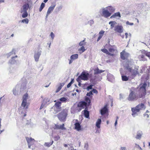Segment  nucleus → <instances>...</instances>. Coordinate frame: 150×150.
I'll return each mask as SVG.
<instances>
[{
  "instance_id": "12",
  "label": "nucleus",
  "mask_w": 150,
  "mask_h": 150,
  "mask_svg": "<svg viewBox=\"0 0 150 150\" xmlns=\"http://www.w3.org/2000/svg\"><path fill=\"white\" fill-rule=\"evenodd\" d=\"M114 30L119 33H122L123 32V27L121 25H117L115 27Z\"/></svg>"
},
{
  "instance_id": "31",
  "label": "nucleus",
  "mask_w": 150,
  "mask_h": 150,
  "mask_svg": "<svg viewBox=\"0 0 150 150\" xmlns=\"http://www.w3.org/2000/svg\"><path fill=\"white\" fill-rule=\"evenodd\" d=\"M78 54H75L72 55L70 57V59L73 60H74L78 58Z\"/></svg>"
},
{
  "instance_id": "22",
  "label": "nucleus",
  "mask_w": 150,
  "mask_h": 150,
  "mask_svg": "<svg viewBox=\"0 0 150 150\" xmlns=\"http://www.w3.org/2000/svg\"><path fill=\"white\" fill-rule=\"evenodd\" d=\"M75 128L79 131L81 130V126L79 122L76 123L75 124Z\"/></svg>"
},
{
  "instance_id": "1",
  "label": "nucleus",
  "mask_w": 150,
  "mask_h": 150,
  "mask_svg": "<svg viewBox=\"0 0 150 150\" xmlns=\"http://www.w3.org/2000/svg\"><path fill=\"white\" fill-rule=\"evenodd\" d=\"M68 110L67 109H64L62 110L57 115V117L62 122H64L68 115Z\"/></svg>"
},
{
  "instance_id": "54",
  "label": "nucleus",
  "mask_w": 150,
  "mask_h": 150,
  "mask_svg": "<svg viewBox=\"0 0 150 150\" xmlns=\"http://www.w3.org/2000/svg\"><path fill=\"white\" fill-rule=\"evenodd\" d=\"M126 24L127 25H133V23H130L129 21H127L126 22Z\"/></svg>"
},
{
  "instance_id": "14",
  "label": "nucleus",
  "mask_w": 150,
  "mask_h": 150,
  "mask_svg": "<svg viewBox=\"0 0 150 150\" xmlns=\"http://www.w3.org/2000/svg\"><path fill=\"white\" fill-rule=\"evenodd\" d=\"M25 138L28 144H34V142H35L34 139L31 138L26 137Z\"/></svg>"
},
{
  "instance_id": "42",
  "label": "nucleus",
  "mask_w": 150,
  "mask_h": 150,
  "mask_svg": "<svg viewBox=\"0 0 150 150\" xmlns=\"http://www.w3.org/2000/svg\"><path fill=\"white\" fill-rule=\"evenodd\" d=\"M22 23H25L26 24H28L29 22L28 19L27 18H25V19H23L21 21Z\"/></svg>"
},
{
  "instance_id": "48",
  "label": "nucleus",
  "mask_w": 150,
  "mask_h": 150,
  "mask_svg": "<svg viewBox=\"0 0 150 150\" xmlns=\"http://www.w3.org/2000/svg\"><path fill=\"white\" fill-rule=\"evenodd\" d=\"M93 94L92 91H91L89 92L88 93L86 94V96H90L91 95H92Z\"/></svg>"
},
{
  "instance_id": "53",
  "label": "nucleus",
  "mask_w": 150,
  "mask_h": 150,
  "mask_svg": "<svg viewBox=\"0 0 150 150\" xmlns=\"http://www.w3.org/2000/svg\"><path fill=\"white\" fill-rule=\"evenodd\" d=\"M50 36L52 38V39H54V35L53 34V32H51L50 34Z\"/></svg>"
},
{
  "instance_id": "47",
  "label": "nucleus",
  "mask_w": 150,
  "mask_h": 150,
  "mask_svg": "<svg viewBox=\"0 0 150 150\" xmlns=\"http://www.w3.org/2000/svg\"><path fill=\"white\" fill-rule=\"evenodd\" d=\"M93 85H90L89 86H88L87 87V90L88 91H89L90 89H91L92 88V86Z\"/></svg>"
},
{
  "instance_id": "36",
  "label": "nucleus",
  "mask_w": 150,
  "mask_h": 150,
  "mask_svg": "<svg viewBox=\"0 0 150 150\" xmlns=\"http://www.w3.org/2000/svg\"><path fill=\"white\" fill-rule=\"evenodd\" d=\"M108 9L110 11V12L111 13L115 11V9L112 7L111 6H109L108 8Z\"/></svg>"
},
{
  "instance_id": "51",
  "label": "nucleus",
  "mask_w": 150,
  "mask_h": 150,
  "mask_svg": "<svg viewBox=\"0 0 150 150\" xmlns=\"http://www.w3.org/2000/svg\"><path fill=\"white\" fill-rule=\"evenodd\" d=\"M144 116L146 118H148L149 117V115L146 113H145L144 114Z\"/></svg>"
},
{
  "instance_id": "49",
  "label": "nucleus",
  "mask_w": 150,
  "mask_h": 150,
  "mask_svg": "<svg viewBox=\"0 0 150 150\" xmlns=\"http://www.w3.org/2000/svg\"><path fill=\"white\" fill-rule=\"evenodd\" d=\"M93 93H95L96 94H97L98 93V91L95 89H93L92 91Z\"/></svg>"
},
{
  "instance_id": "62",
  "label": "nucleus",
  "mask_w": 150,
  "mask_h": 150,
  "mask_svg": "<svg viewBox=\"0 0 150 150\" xmlns=\"http://www.w3.org/2000/svg\"><path fill=\"white\" fill-rule=\"evenodd\" d=\"M141 57L143 59L144 57V55H141Z\"/></svg>"
},
{
  "instance_id": "3",
  "label": "nucleus",
  "mask_w": 150,
  "mask_h": 150,
  "mask_svg": "<svg viewBox=\"0 0 150 150\" xmlns=\"http://www.w3.org/2000/svg\"><path fill=\"white\" fill-rule=\"evenodd\" d=\"M147 84L146 83H143L140 88V93L139 94L140 98L145 97L146 94V88Z\"/></svg>"
},
{
  "instance_id": "16",
  "label": "nucleus",
  "mask_w": 150,
  "mask_h": 150,
  "mask_svg": "<svg viewBox=\"0 0 150 150\" xmlns=\"http://www.w3.org/2000/svg\"><path fill=\"white\" fill-rule=\"evenodd\" d=\"M55 6V5H54L53 6H50L47 12V14L46 16V17H47L48 16V15H49L51 13V12L53 11Z\"/></svg>"
},
{
  "instance_id": "30",
  "label": "nucleus",
  "mask_w": 150,
  "mask_h": 150,
  "mask_svg": "<svg viewBox=\"0 0 150 150\" xmlns=\"http://www.w3.org/2000/svg\"><path fill=\"white\" fill-rule=\"evenodd\" d=\"M101 119H98L96 122V125L98 128H100V124H101Z\"/></svg>"
},
{
  "instance_id": "5",
  "label": "nucleus",
  "mask_w": 150,
  "mask_h": 150,
  "mask_svg": "<svg viewBox=\"0 0 150 150\" xmlns=\"http://www.w3.org/2000/svg\"><path fill=\"white\" fill-rule=\"evenodd\" d=\"M89 75V74L88 73L83 71L81 74L78 77L77 80L79 81L80 79L84 81L87 80Z\"/></svg>"
},
{
  "instance_id": "13",
  "label": "nucleus",
  "mask_w": 150,
  "mask_h": 150,
  "mask_svg": "<svg viewBox=\"0 0 150 150\" xmlns=\"http://www.w3.org/2000/svg\"><path fill=\"white\" fill-rule=\"evenodd\" d=\"M131 110L132 112V116H134L140 111L139 108L138 107H137V105L135 107L132 108Z\"/></svg>"
},
{
  "instance_id": "45",
  "label": "nucleus",
  "mask_w": 150,
  "mask_h": 150,
  "mask_svg": "<svg viewBox=\"0 0 150 150\" xmlns=\"http://www.w3.org/2000/svg\"><path fill=\"white\" fill-rule=\"evenodd\" d=\"M16 54L15 50H13L10 53V55H11L12 54H14L15 55Z\"/></svg>"
},
{
  "instance_id": "57",
  "label": "nucleus",
  "mask_w": 150,
  "mask_h": 150,
  "mask_svg": "<svg viewBox=\"0 0 150 150\" xmlns=\"http://www.w3.org/2000/svg\"><path fill=\"white\" fill-rule=\"evenodd\" d=\"M73 60V59H69V64H71Z\"/></svg>"
},
{
  "instance_id": "61",
  "label": "nucleus",
  "mask_w": 150,
  "mask_h": 150,
  "mask_svg": "<svg viewBox=\"0 0 150 150\" xmlns=\"http://www.w3.org/2000/svg\"><path fill=\"white\" fill-rule=\"evenodd\" d=\"M121 150H126L125 147H121Z\"/></svg>"
},
{
  "instance_id": "33",
  "label": "nucleus",
  "mask_w": 150,
  "mask_h": 150,
  "mask_svg": "<svg viewBox=\"0 0 150 150\" xmlns=\"http://www.w3.org/2000/svg\"><path fill=\"white\" fill-rule=\"evenodd\" d=\"M17 56L16 55L15 57H12L11 58V59L9 61V62L11 64H13L16 62V60L14 59L15 58H16L17 57Z\"/></svg>"
},
{
  "instance_id": "59",
  "label": "nucleus",
  "mask_w": 150,
  "mask_h": 150,
  "mask_svg": "<svg viewBox=\"0 0 150 150\" xmlns=\"http://www.w3.org/2000/svg\"><path fill=\"white\" fill-rule=\"evenodd\" d=\"M117 118H118V117H117ZM117 119L115 121V126H116V125L117 124Z\"/></svg>"
},
{
  "instance_id": "21",
  "label": "nucleus",
  "mask_w": 150,
  "mask_h": 150,
  "mask_svg": "<svg viewBox=\"0 0 150 150\" xmlns=\"http://www.w3.org/2000/svg\"><path fill=\"white\" fill-rule=\"evenodd\" d=\"M41 55V52H38L35 53L34 55V58L36 61L38 62V61L40 56Z\"/></svg>"
},
{
  "instance_id": "8",
  "label": "nucleus",
  "mask_w": 150,
  "mask_h": 150,
  "mask_svg": "<svg viewBox=\"0 0 150 150\" xmlns=\"http://www.w3.org/2000/svg\"><path fill=\"white\" fill-rule=\"evenodd\" d=\"M100 113L102 115L107 114L108 115V108L107 105H105L100 110Z\"/></svg>"
},
{
  "instance_id": "32",
  "label": "nucleus",
  "mask_w": 150,
  "mask_h": 150,
  "mask_svg": "<svg viewBox=\"0 0 150 150\" xmlns=\"http://www.w3.org/2000/svg\"><path fill=\"white\" fill-rule=\"evenodd\" d=\"M27 101L23 100V102L22 103L21 106L23 107L24 108H25V109H27L28 106H26Z\"/></svg>"
},
{
  "instance_id": "44",
  "label": "nucleus",
  "mask_w": 150,
  "mask_h": 150,
  "mask_svg": "<svg viewBox=\"0 0 150 150\" xmlns=\"http://www.w3.org/2000/svg\"><path fill=\"white\" fill-rule=\"evenodd\" d=\"M142 135L140 133H138L137 134V136L136 137V138L137 139H140L141 138Z\"/></svg>"
},
{
  "instance_id": "41",
  "label": "nucleus",
  "mask_w": 150,
  "mask_h": 150,
  "mask_svg": "<svg viewBox=\"0 0 150 150\" xmlns=\"http://www.w3.org/2000/svg\"><path fill=\"white\" fill-rule=\"evenodd\" d=\"M78 50L79 51H81L82 52H83L85 51V49L84 47L83 46H82L81 47V48L79 49Z\"/></svg>"
},
{
  "instance_id": "29",
  "label": "nucleus",
  "mask_w": 150,
  "mask_h": 150,
  "mask_svg": "<svg viewBox=\"0 0 150 150\" xmlns=\"http://www.w3.org/2000/svg\"><path fill=\"white\" fill-rule=\"evenodd\" d=\"M116 23H117L115 21H110L109 24L110 25V28L112 29Z\"/></svg>"
},
{
  "instance_id": "63",
  "label": "nucleus",
  "mask_w": 150,
  "mask_h": 150,
  "mask_svg": "<svg viewBox=\"0 0 150 150\" xmlns=\"http://www.w3.org/2000/svg\"><path fill=\"white\" fill-rule=\"evenodd\" d=\"M31 145H32V144H28V147H29V148H30V147H31Z\"/></svg>"
},
{
  "instance_id": "34",
  "label": "nucleus",
  "mask_w": 150,
  "mask_h": 150,
  "mask_svg": "<svg viewBox=\"0 0 150 150\" xmlns=\"http://www.w3.org/2000/svg\"><path fill=\"white\" fill-rule=\"evenodd\" d=\"M54 141L52 140L51 142H45V143L44 145L47 147H49L51 145H52Z\"/></svg>"
},
{
  "instance_id": "27",
  "label": "nucleus",
  "mask_w": 150,
  "mask_h": 150,
  "mask_svg": "<svg viewBox=\"0 0 150 150\" xmlns=\"http://www.w3.org/2000/svg\"><path fill=\"white\" fill-rule=\"evenodd\" d=\"M64 85V83H60L59 86H58L56 91V92L57 93L61 89L62 87Z\"/></svg>"
},
{
  "instance_id": "58",
  "label": "nucleus",
  "mask_w": 150,
  "mask_h": 150,
  "mask_svg": "<svg viewBox=\"0 0 150 150\" xmlns=\"http://www.w3.org/2000/svg\"><path fill=\"white\" fill-rule=\"evenodd\" d=\"M128 70L130 72H131L132 70V69L131 68H127Z\"/></svg>"
},
{
  "instance_id": "43",
  "label": "nucleus",
  "mask_w": 150,
  "mask_h": 150,
  "mask_svg": "<svg viewBox=\"0 0 150 150\" xmlns=\"http://www.w3.org/2000/svg\"><path fill=\"white\" fill-rule=\"evenodd\" d=\"M60 138V137L59 135H57L55 136L54 137V140L55 141H57Z\"/></svg>"
},
{
  "instance_id": "15",
  "label": "nucleus",
  "mask_w": 150,
  "mask_h": 150,
  "mask_svg": "<svg viewBox=\"0 0 150 150\" xmlns=\"http://www.w3.org/2000/svg\"><path fill=\"white\" fill-rule=\"evenodd\" d=\"M94 74L95 75L100 74L104 72L105 71L104 70H100L98 67L94 69Z\"/></svg>"
},
{
  "instance_id": "6",
  "label": "nucleus",
  "mask_w": 150,
  "mask_h": 150,
  "mask_svg": "<svg viewBox=\"0 0 150 150\" xmlns=\"http://www.w3.org/2000/svg\"><path fill=\"white\" fill-rule=\"evenodd\" d=\"M120 57L123 60H128V58L129 57V54L126 52L125 50H123L120 53Z\"/></svg>"
},
{
  "instance_id": "4",
  "label": "nucleus",
  "mask_w": 150,
  "mask_h": 150,
  "mask_svg": "<svg viewBox=\"0 0 150 150\" xmlns=\"http://www.w3.org/2000/svg\"><path fill=\"white\" fill-rule=\"evenodd\" d=\"M56 102V100L54 101V102H55V103L53 106L54 110L55 112V113H57L60 111L62 109L61 107V103L59 101Z\"/></svg>"
},
{
  "instance_id": "28",
  "label": "nucleus",
  "mask_w": 150,
  "mask_h": 150,
  "mask_svg": "<svg viewBox=\"0 0 150 150\" xmlns=\"http://www.w3.org/2000/svg\"><path fill=\"white\" fill-rule=\"evenodd\" d=\"M110 53H112V54H115L114 53H116L117 52V51L116 50H115L113 48H110L108 49Z\"/></svg>"
},
{
  "instance_id": "24",
  "label": "nucleus",
  "mask_w": 150,
  "mask_h": 150,
  "mask_svg": "<svg viewBox=\"0 0 150 150\" xmlns=\"http://www.w3.org/2000/svg\"><path fill=\"white\" fill-rule=\"evenodd\" d=\"M84 100L85 102L86 103L87 105L88 106L90 105L91 100L88 97H85Z\"/></svg>"
},
{
  "instance_id": "9",
  "label": "nucleus",
  "mask_w": 150,
  "mask_h": 150,
  "mask_svg": "<svg viewBox=\"0 0 150 150\" xmlns=\"http://www.w3.org/2000/svg\"><path fill=\"white\" fill-rule=\"evenodd\" d=\"M111 14V13L108 10L104 9L103 11L102 16L105 18H107L110 16Z\"/></svg>"
},
{
  "instance_id": "7",
  "label": "nucleus",
  "mask_w": 150,
  "mask_h": 150,
  "mask_svg": "<svg viewBox=\"0 0 150 150\" xmlns=\"http://www.w3.org/2000/svg\"><path fill=\"white\" fill-rule=\"evenodd\" d=\"M78 107L80 108V111L82 109L85 108V109H87V105L86 103L84 101H81L79 102L77 105Z\"/></svg>"
},
{
  "instance_id": "64",
  "label": "nucleus",
  "mask_w": 150,
  "mask_h": 150,
  "mask_svg": "<svg viewBox=\"0 0 150 150\" xmlns=\"http://www.w3.org/2000/svg\"><path fill=\"white\" fill-rule=\"evenodd\" d=\"M48 1V0H44L43 1L45 2V3H46V2H47V1Z\"/></svg>"
},
{
  "instance_id": "46",
  "label": "nucleus",
  "mask_w": 150,
  "mask_h": 150,
  "mask_svg": "<svg viewBox=\"0 0 150 150\" xmlns=\"http://www.w3.org/2000/svg\"><path fill=\"white\" fill-rule=\"evenodd\" d=\"M73 81V79L72 81H71L68 84L67 86V88H69L70 87V86H71L72 84V81Z\"/></svg>"
},
{
  "instance_id": "35",
  "label": "nucleus",
  "mask_w": 150,
  "mask_h": 150,
  "mask_svg": "<svg viewBox=\"0 0 150 150\" xmlns=\"http://www.w3.org/2000/svg\"><path fill=\"white\" fill-rule=\"evenodd\" d=\"M85 40L86 39L85 38L83 40L80 42L79 43V45L82 46L85 45L86 43V42H85Z\"/></svg>"
},
{
  "instance_id": "10",
  "label": "nucleus",
  "mask_w": 150,
  "mask_h": 150,
  "mask_svg": "<svg viewBox=\"0 0 150 150\" xmlns=\"http://www.w3.org/2000/svg\"><path fill=\"white\" fill-rule=\"evenodd\" d=\"M55 129H61L64 130H66V128L64 127V124H63L61 125H55V127L54 128Z\"/></svg>"
},
{
  "instance_id": "37",
  "label": "nucleus",
  "mask_w": 150,
  "mask_h": 150,
  "mask_svg": "<svg viewBox=\"0 0 150 150\" xmlns=\"http://www.w3.org/2000/svg\"><path fill=\"white\" fill-rule=\"evenodd\" d=\"M45 4L43 3H41L39 9V11L40 12L42 11L43 8L45 6Z\"/></svg>"
},
{
  "instance_id": "60",
  "label": "nucleus",
  "mask_w": 150,
  "mask_h": 150,
  "mask_svg": "<svg viewBox=\"0 0 150 150\" xmlns=\"http://www.w3.org/2000/svg\"><path fill=\"white\" fill-rule=\"evenodd\" d=\"M125 38H127L128 36V34L127 33H125Z\"/></svg>"
},
{
  "instance_id": "39",
  "label": "nucleus",
  "mask_w": 150,
  "mask_h": 150,
  "mask_svg": "<svg viewBox=\"0 0 150 150\" xmlns=\"http://www.w3.org/2000/svg\"><path fill=\"white\" fill-rule=\"evenodd\" d=\"M22 15V17L23 18H25L28 16V13L27 11H24Z\"/></svg>"
},
{
  "instance_id": "18",
  "label": "nucleus",
  "mask_w": 150,
  "mask_h": 150,
  "mask_svg": "<svg viewBox=\"0 0 150 150\" xmlns=\"http://www.w3.org/2000/svg\"><path fill=\"white\" fill-rule=\"evenodd\" d=\"M101 51L103 52L110 56H113L115 55V54L110 53L107 50L105 49H101Z\"/></svg>"
},
{
  "instance_id": "50",
  "label": "nucleus",
  "mask_w": 150,
  "mask_h": 150,
  "mask_svg": "<svg viewBox=\"0 0 150 150\" xmlns=\"http://www.w3.org/2000/svg\"><path fill=\"white\" fill-rule=\"evenodd\" d=\"M145 54L146 56L150 57V52H146L145 53Z\"/></svg>"
},
{
  "instance_id": "55",
  "label": "nucleus",
  "mask_w": 150,
  "mask_h": 150,
  "mask_svg": "<svg viewBox=\"0 0 150 150\" xmlns=\"http://www.w3.org/2000/svg\"><path fill=\"white\" fill-rule=\"evenodd\" d=\"M136 146L137 147L139 148L140 150H142V148L139 146V145L136 144Z\"/></svg>"
},
{
  "instance_id": "56",
  "label": "nucleus",
  "mask_w": 150,
  "mask_h": 150,
  "mask_svg": "<svg viewBox=\"0 0 150 150\" xmlns=\"http://www.w3.org/2000/svg\"><path fill=\"white\" fill-rule=\"evenodd\" d=\"M44 104H42L41 106L40 107V110L42 109L44 107Z\"/></svg>"
},
{
  "instance_id": "11",
  "label": "nucleus",
  "mask_w": 150,
  "mask_h": 150,
  "mask_svg": "<svg viewBox=\"0 0 150 150\" xmlns=\"http://www.w3.org/2000/svg\"><path fill=\"white\" fill-rule=\"evenodd\" d=\"M29 6L28 4H24L22 8H21L20 12L21 13H23L24 11H27V10L28 9Z\"/></svg>"
},
{
  "instance_id": "26",
  "label": "nucleus",
  "mask_w": 150,
  "mask_h": 150,
  "mask_svg": "<svg viewBox=\"0 0 150 150\" xmlns=\"http://www.w3.org/2000/svg\"><path fill=\"white\" fill-rule=\"evenodd\" d=\"M122 80L124 81H127L129 79V76H127L125 75H124L123 74H121Z\"/></svg>"
},
{
  "instance_id": "25",
  "label": "nucleus",
  "mask_w": 150,
  "mask_h": 150,
  "mask_svg": "<svg viewBox=\"0 0 150 150\" xmlns=\"http://www.w3.org/2000/svg\"><path fill=\"white\" fill-rule=\"evenodd\" d=\"M105 31L103 30H101L99 33V36L98 37V39L97 40V41H98L100 39L102 38L103 35L104 34Z\"/></svg>"
},
{
  "instance_id": "38",
  "label": "nucleus",
  "mask_w": 150,
  "mask_h": 150,
  "mask_svg": "<svg viewBox=\"0 0 150 150\" xmlns=\"http://www.w3.org/2000/svg\"><path fill=\"white\" fill-rule=\"evenodd\" d=\"M59 100L62 102H66L67 101V99L65 97H62L60 98Z\"/></svg>"
},
{
  "instance_id": "19",
  "label": "nucleus",
  "mask_w": 150,
  "mask_h": 150,
  "mask_svg": "<svg viewBox=\"0 0 150 150\" xmlns=\"http://www.w3.org/2000/svg\"><path fill=\"white\" fill-rule=\"evenodd\" d=\"M138 73V72L137 71L135 70H133L130 76V78L131 79H133Z\"/></svg>"
},
{
  "instance_id": "23",
  "label": "nucleus",
  "mask_w": 150,
  "mask_h": 150,
  "mask_svg": "<svg viewBox=\"0 0 150 150\" xmlns=\"http://www.w3.org/2000/svg\"><path fill=\"white\" fill-rule=\"evenodd\" d=\"M82 112H83V115L85 117L87 118H89V112L85 109L83 110Z\"/></svg>"
},
{
  "instance_id": "20",
  "label": "nucleus",
  "mask_w": 150,
  "mask_h": 150,
  "mask_svg": "<svg viewBox=\"0 0 150 150\" xmlns=\"http://www.w3.org/2000/svg\"><path fill=\"white\" fill-rule=\"evenodd\" d=\"M137 107L139 108V110L142 109L145 110L146 108L145 105L142 103L139 104L137 105Z\"/></svg>"
},
{
  "instance_id": "17",
  "label": "nucleus",
  "mask_w": 150,
  "mask_h": 150,
  "mask_svg": "<svg viewBox=\"0 0 150 150\" xmlns=\"http://www.w3.org/2000/svg\"><path fill=\"white\" fill-rule=\"evenodd\" d=\"M117 17H118L119 18L121 17L120 14L119 12H117L116 13H114L110 17V18H116Z\"/></svg>"
},
{
  "instance_id": "2",
  "label": "nucleus",
  "mask_w": 150,
  "mask_h": 150,
  "mask_svg": "<svg viewBox=\"0 0 150 150\" xmlns=\"http://www.w3.org/2000/svg\"><path fill=\"white\" fill-rule=\"evenodd\" d=\"M139 98H140L139 95L138 96L135 93L134 91H131L127 99L129 101H134L137 100Z\"/></svg>"
},
{
  "instance_id": "40",
  "label": "nucleus",
  "mask_w": 150,
  "mask_h": 150,
  "mask_svg": "<svg viewBox=\"0 0 150 150\" xmlns=\"http://www.w3.org/2000/svg\"><path fill=\"white\" fill-rule=\"evenodd\" d=\"M28 97V94L27 93H26L25 94L23 97V100L27 101V99Z\"/></svg>"
},
{
  "instance_id": "52",
  "label": "nucleus",
  "mask_w": 150,
  "mask_h": 150,
  "mask_svg": "<svg viewBox=\"0 0 150 150\" xmlns=\"http://www.w3.org/2000/svg\"><path fill=\"white\" fill-rule=\"evenodd\" d=\"M76 81L78 82V85L79 86H81V80L80 79L79 81H78V80H77V79H76Z\"/></svg>"
}]
</instances>
